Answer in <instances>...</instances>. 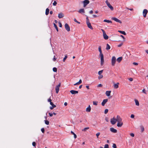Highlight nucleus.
I'll use <instances>...</instances> for the list:
<instances>
[{
    "instance_id": "nucleus-1",
    "label": "nucleus",
    "mask_w": 148,
    "mask_h": 148,
    "mask_svg": "<svg viewBox=\"0 0 148 148\" xmlns=\"http://www.w3.org/2000/svg\"><path fill=\"white\" fill-rule=\"evenodd\" d=\"M99 51L100 52L99 55V56L101 58V65H102L104 62V60L103 59V55L102 53V51L101 50V46H99L98 47Z\"/></svg>"
},
{
    "instance_id": "nucleus-2",
    "label": "nucleus",
    "mask_w": 148,
    "mask_h": 148,
    "mask_svg": "<svg viewBox=\"0 0 148 148\" xmlns=\"http://www.w3.org/2000/svg\"><path fill=\"white\" fill-rule=\"evenodd\" d=\"M86 24L88 27L90 29L92 30L93 28L91 25L90 23V22L89 19H87L86 21Z\"/></svg>"
},
{
    "instance_id": "nucleus-3",
    "label": "nucleus",
    "mask_w": 148,
    "mask_h": 148,
    "mask_svg": "<svg viewBox=\"0 0 148 148\" xmlns=\"http://www.w3.org/2000/svg\"><path fill=\"white\" fill-rule=\"evenodd\" d=\"M116 62V58L115 56H113L111 59V64L114 66Z\"/></svg>"
},
{
    "instance_id": "nucleus-4",
    "label": "nucleus",
    "mask_w": 148,
    "mask_h": 148,
    "mask_svg": "<svg viewBox=\"0 0 148 148\" xmlns=\"http://www.w3.org/2000/svg\"><path fill=\"white\" fill-rule=\"evenodd\" d=\"M82 3H83V6L85 7L89 3L90 1L88 0H85L82 2Z\"/></svg>"
},
{
    "instance_id": "nucleus-5",
    "label": "nucleus",
    "mask_w": 148,
    "mask_h": 148,
    "mask_svg": "<svg viewBox=\"0 0 148 148\" xmlns=\"http://www.w3.org/2000/svg\"><path fill=\"white\" fill-rule=\"evenodd\" d=\"M61 83H60L59 84L57 85L56 87V93H58L59 90V88L61 86Z\"/></svg>"
},
{
    "instance_id": "nucleus-6",
    "label": "nucleus",
    "mask_w": 148,
    "mask_h": 148,
    "mask_svg": "<svg viewBox=\"0 0 148 148\" xmlns=\"http://www.w3.org/2000/svg\"><path fill=\"white\" fill-rule=\"evenodd\" d=\"M116 122V119L114 117H113V118L111 119H110V122L111 124L112 125L115 124Z\"/></svg>"
},
{
    "instance_id": "nucleus-7",
    "label": "nucleus",
    "mask_w": 148,
    "mask_h": 148,
    "mask_svg": "<svg viewBox=\"0 0 148 148\" xmlns=\"http://www.w3.org/2000/svg\"><path fill=\"white\" fill-rule=\"evenodd\" d=\"M64 27L65 29L68 32L70 31V27L68 24L67 23H65L64 25Z\"/></svg>"
},
{
    "instance_id": "nucleus-8",
    "label": "nucleus",
    "mask_w": 148,
    "mask_h": 148,
    "mask_svg": "<svg viewBox=\"0 0 148 148\" xmlns=\"http://www.w3.org/2000/svg\"><path fill=\"white\" fill-rule=\"evenodd\" d=\"M148 12V11L147 9H144L143 11V14L144 17H145L146 14Z\"/></svg>"
},
{
    "instance_id": "nucleus-9",
    "label": "nucleus",
    "mask_w": 148,
    "mask_h": 148,
    "mask_svg": "<svg viewBox=\"0 0 148 148\" xmlns=\"http://www.w3.org/2000/svg\"><path fill=\"white\" fill-rule=\"evenodd\" d=\"M116 121L118 122H119L122 121V119L121 117L119 115H117L116 116Z\"/></svg>"
},
{
    "instance_id": "nucleus-10",
    "label": "nucleus",
    "mask_w": 148,
    "mask_h": 148,
    "mask_svg": "<svg viewBox=\"0 0 148 148\" xmlns=\"http://www.w3.org/2000/svg\"><path fill=\"white\" fill-rule=\"evenodd\" d=\"M119 83L117 82L116 84L114 83V87L115 89H117L119 88Z\"/></svg>"
},
{
    "instance_id": "nucleus-11",
    "label": "nucleus",
    "mask_w": 148,
    "mask_h": 148,
    "mask_svg": "<svg viewBox=\"0 0 148 148\" xmlns=\"http://www.w3.org/2000/svg\"><path fill=\"white\" fill-rule=\"evenodd\" d=\"M108 101V99H104L101 103V105L103 106H104L105 105V104Z\"/></svg>"
},
{
    "instance_id": "nucleus-12",
    "label": "nucleus",
    "mask_w": 148,
    "mask_h": 148,
    "mask_svg": "<svg viewBox=\"0 0 148 148\" xmlns=\"http://www.w3.org/2000/svg\"><path fill=\"white\" fill-rule=\"evenodd\" d=\"M110 130L112 132L114 133H116L117 130H116L114 129L113 127H111L110 129Z\"/></svg>"
},
{
    "instance_id": "nucleus-13",
    "label": "nucleus",
    "mask_w": 148,
    "mask_h": 148,
    "mask_svg": "<svg viewBox=\"0 0 148 148\" xmlns=\"http://www.w3.org/2000/svg\"><path fill=\"white\" fill-rule=\"evenodd\" d=\"M71 93L73 95L75 94L78 93L77 91L74 90H71L70 91Z\"/></svg>"
},
{
    "instance_id": "nucleus-14",
    "label": "nucleus",
    "mask_w": 148,
    "mask_h": 148,
    "mask_svg": "<svg viewBox=\"0 0 148 148\" xmlns=\"http://www.w3.org/2000/svg\"><path fill=\"white\" fill-rule=\"evenodd\" d=\"M50 103V104L52 106L50 107V109L51 110H52L54 108H55L56 107V106L52 102H51Z\"/></svg>"
},
{
    "instance_id": "nucleus-15",
    "label": "nucleus",
    "mask_w": 148,
    "mask_h": 148,
    "mask_svg": "<svg viewBox=\"0 0 148 148\" xmlns=\"http://www.w3.org/2000/svg\"><path fill=\"white\" fill-rule=\"evenodd\" d=\"M104 38L105 40H107L108 38V36L106 35V33L103 34Z\"/></svg>"
},
{
    "instance_id": "nucleus-16",
    "label": "nucleus",
    "mask_w": 148,
    "mask_h": 148,
    "mask_svg": "<svg viewBox=\"0 0 148 148\" xmlns=\"http://www.w3.org/2000/svg\"><path fill=\"white\" fill-rule=\"evenodd\" d=\"M91 110V108L90 105H89L86 108V111L88 112H89Z\"/></svg>"
},
{
    "instance_id": "nucleus-17",
    "label": "nucleus",
    "mask_w": 148,
    "mask_h": 148,
    "mask_svg": "<svg viewBox=\"0 0 148 148\" xmlns=\"http://www.w3.org/2000/svg\"><path fill=\"white\" fill-rule=\"evenodd\" d=\"M64 16V14L62 13H60L58 14V17L59 18H62Z\"/></svg>"
},
{
    "instance_id": "nucleus-18",
    "label": "nucleus",
    "mask_w": 148,
    "mask_h": 148,
    "mask_svg": "<svg viewBox=\"0 0 148 148\" xmlns=\"http://www.w3.org/2000/svg\"><path fill=\"white\" fill-rule=\"evenodd\" d=\"M123 124V123L122 121L118 122L117 124V126L118 127H121Z\"/></svg>"
},
{
    "instance_id": "nucleus-19",
    "label": "nucleus",
    "mask_w": 148,
    "mask_h": 148,
    "mask_svg": "<svg viewBox=\"0 0 148 148\" xmlns=\"http://www.w3.org/2000/svg\"><path fill=\"white\" fill-rule=\"evenodd\" d=\"M111 91H107L106 92V95L107 96H109L110 95Z\"/></svg>"
},
{
    "instance_id": "nucleus-20",
    "label": "nucleus",
    "mask_w": 148,
    "mask_h": 148,
    "mask_svg": "<svg viewBox=\"0 0 148 148\" xmlns=\"http://www.w3.org/2000/svg\"><path fill=\"white\" fill-rule=\"evenodd\" d=\"M123 58L122 57L118 58L116 60L118 62H120L122 59Z\"/></svg>"
},
{
    "instance_id": "nucleus-21",
    "label": "nucleus",
    "mask_w": 148,
    "mask_h": 148,
    "mask_svg": "<svg viewBox=\"0 0 148 148\" xmlns=\"http://www.w3.org/2000/svg\"><path fill=\"white\" fill-rule=\"evenodd\" d=\"M82 83V81L81 79H80L79 81L76 83L74 85L75 86L76 85H78L81 84Z\"/></svg>"
},
{
    "instance_id": "nucleus-22",
    "label": "nucleus",
    "mask_w": 148,
    "mask_h": 148,
    "mask_svg": "<svg viewBox=\"0 0 148 148\" xmlns=\"http://www.w3.org/2000/svg\"><path fill=\"white\" fill-rule=\"evenodd\" d=\"M78 12L82 14L84 13V10L83 9H81L79 10Z\"/></svg>"
},
{
    "instance_id": "nucleus-23",
    "label": "nucleus",
    "mask_w": 148,
    "mask_h": 148,
    "mask_svg": "<svg viewBox=\"0 0 148 148\" xmlns=\"http://www.w3.org/2000/svg\"><path fill=\"white\" fill-rule=\"evenodd\" d=\"M134 101L136 105L137 106H139V103L138 101L136 99L134 100Z\"/></svg>"
},
{
    "instance_id": "nucleus-24",
    "label": "nucleus",
    "mask_w": 148,
    "mask_h": 148,
    "mask_svg": "<svg viewBox=\"0 0 148 148\" xmlns=\"http://www.w3.org/2000/svg\"><path fill=\"white\" fill-rule=\"evenodd\" d=\"M107 6L111 10H113L114 8L110 4L108 5Z\"/></svg>"
},
{
    "instance_id": "nucleus-25",
    "label": "nucleus",
    "mask_w": 148,
    "mask_h": 148,
    "mask_svg": "<svg viewBox=\"0 0 148 148\" xmlns=\"http://www.w3.org/2000/svg\"><path fill=\"white\" fill-rule=\"evenodd\" d=\"M118 32H120V33L122 34L125 35H126V34L124 31L119 30L118 31Z\"/></svg>"
},
{
    "instance_id": "nucleus-26",
    "label": "nucleus",
    "mask_w": 148,
    "mask_h": 148,
    "mask_svg": "<svg viewBox=\"0 0 148 148\" xmlns=\"http://www.w3.org/2000/svg\"><path fill=\"white\" fill-rule=\"evenodd\" d=\"M103 21L104 22H107V23H112L111 21H110V20H106V19H105Z\"/></svg>"
},
{
    "instance_id": "nucleus-27",
    "label": "nucleus",
    "mask_w": 148,
    "mask_h": 148,
    "mask_svg": "<svg viewBox=\"0 0 148 148\" xmlns=\"http://www.w3.org/2000/svg\"><path fill=\"white\" fill-rule=\"evenodd\" d=\"M49 8H47L46 9V10L45 14L46 15H47L49 13Z\"/></svg>"
},
{
    "instance_id": "nucleus-28",
    "label": "nucleus",
    "mask_w": 148,
    "mask_h": 148,
    "mask_svg": "<svg viewBox=\"0 0 148 148\" xmlns=\"http://www.w3.org/2000/svg\"><path fill=\"white\" fill-rule=\"evenodd\" d=\"M71 134L74 135V137L75 138H77V135L76 134H75V133L73 132V131H71Z\"/></svg>"
},
{
    "instance_id": "nucleus-29",
    "label": "nucleus",
    "mask_w": 148,
    "mask_h": 148,
    "mask_svg": "<svg viewBox=\"0 0 148 148\" xmlns=\"http://www.w3.org/2000/svg\"><path fill=\"white\" fill-rule=\"evenodd\" d=\"M110 48V46L108 44H107L106 45V49L107 50H109Z\"/></svg>"
},
{
    "instance_id": "nucleus-30",
    "label": "nucleus",
    "mask_w": 148,
    "mask_h": 148,
    "mask_svg": "<svg viewBox=\"0 0 148 148\" xmlns=\"http://www.w3.org/2000/svg\"><path fill=\"white\" fill-rule=\"evenodd\" d=\"M53 25H54V27L56 29L57 32H58V27L57 25H56V24H55V23H53Z\"/></svg>"
},
{
    "instance_id": "nucleus-31",
    "label": "nucleus",
    "mask_w": 148,
    "mask_h": 148,
    "mask_svg": "<svg viewBox=\"0 0 148 148\" xmlns=\"http://www.w3.org/2000/svg\"><path fill=\"white\" fill-rule=\"evenodd\" d=\"M113 20H114L115 21L119 22L120 23H121V21L120 20H119V19H113Z\"/></svg>"
},
{
    "instance_id": "nucleus-32",
    "label": "nucleus",
    "mask_w": 148,
    "mask_h": 148,
    "mask_svg": "<svg viewBox=\"0 0 148 148\" xmlns=\"http://www.w3.org/2000/svg\"><path fill=\"white\" fill-rule=\"evenodd\" d=\"M140 128H141V132H143L144 131V127L143 126H140Z\"/></svg>"
},
{
    "instance_id": "nucleus-33",
    "label": "nucleus",
    "mask_w": 148,
    "mask_h": 148,
    "mask_svg": "<svg viewBox=\"0 0 148 148\" xmlns=\"http://www.w3.org/2000/svg\"><path fill=\"white\" fill-rule=\"evenodd\" d=\"M98 103V102L97 101H93V104L94 105H95V106H97V105Z\"/></svg>"
},
{
    "instance_id": "nucleus-34",
    "label": "nucleus",
    "mask_w": 148,
    "mask_h": 148,
    "mask_svg": "<svg viewBox=\"0 0 148 148\" xmlns=\"http://www.w3.org/2000/svg\"><path fill=\"white\" fill-rule=\"evenodd\" d=\"M45 123L47 125H48L49 124V121L47 120H46L45 121Z\"/></svg>"
},
{
    "instance_id": "nucleus-35",
    "label": "nucleus",
    "mask_w": 148,
    "mask_h": 148,
    "mask_svg": "<svg viewBox=\"0 0 148 148\" xmlns=\"http://www.w3.org/2000/svg\"><path fill=\"white\" fill-rule=\"evenodd\" d=\"M53 70L54 72H56L57 71V69L56 67H54L53 69Z\"/></svg>"
},
{
    "instance_id": "nucleus-36",
    "label": "nucleus",
    "mask_w": 148,
    "mask_h": 148,
    "mask_svg": "<svg viewBox=\"0 0 148 148\" xmlns=\"http://www.w3.org/2000/svg\"><path fill=\"white\" fill-rule=\"evenodd\" d=\"M103 72V70L100 71L98 72V74L99 75H101V74Z\"/></svg>"
},
{
    "instance_id": "nucleus-37",
    "label": "nucleus",
    "mask_w": 148,
    "mask_h": 148,
    "mask_svg": "<svg viewBox=\"0 0 148 148\" xmlns=\"http://www.w3.org/2000/svg\"><path fill=\"white\" fill-rule=\"evenodd\" d=\"M99 75V76L98 77L99 79H100L103 78V75Z\"/></svg>"
},
{
    "instance_id": "nucleus-38",
    "label": "nucleus",
    "mask_w": 148,
    "mask_h": 148,
    "mask_svg": "<svg viewBox=\"0 0 148 148\" xmlns=\"http://www.w3.org/2000/svg\"><path fill=\"white\" fill-rule=\"evenodd\" d=\"M89 129V127H85L84 129H83L82 130V131H86L87 130H88Z\"/></svg>"
},
{
    "instance_id": "nucleus-39",
    "label": "nucleus",
    "mask_w": 148,
    "mask_h": 148,
    "mask_svg": "<svg viewBox=\"0 0 148 148\" xmlns=\"http://www.w3.org/2000/svg\"><path fill=\"white\" fill-rule=\"evenodd\" d=\"M67 55H66L65 56V57H64V58L63 59V62H65V60H66L67 58Z\"/></svg>"
},
{
    "instance_id": "nucleus-40",
    "label": "nucleus",
    "mask_w": 148,
    "mask_h": 148,
    "mask_svg": "<svg viewBox=\"0 0 148 148\" xmlns=\"http://www.w3.org/2000/svg\"><path fill=\"white\" fill-rule=\"evenodd\" d=\"M108 109H106L104 111V113L106 114L108 112Z\"/></svg>"
},
{
    "instance_id": "nucleus-41",
    "label": "nucleus",
    "mask_w": 148,
    "mask_h": 148,
    "mask_svg": "<svg viewBox=\"0 0 148 148\" xmlns=\"http://www.w3.org/2000/svg\"><path fill=\"white\" fill-rule=\"evenodd\" d=\"M112 147L113 148H116V145L114 143L112 145Z\"/></svg>"
},
{
    "instance_id": "nucleus-42",
    "label": "nucleus",
    "mask_w": 148,
    "mask_h": 148,
    "mask_svg": "<svg viewBox=\"0 0 148 148\" xmlns=\"http://www.w3.org/2000/svg\"><path fill=\"white\" fill-rule=\"evenodd\" d=\"M104 148H109L108 145V144H106L104 146Z\"/></svg>"
},
{
    "instance_id": "nucleus-43",
    "label": "nucleus",
    "mask_w": 148,
    "mask_h": 148,
    "mask_svg": "<svg viewBox=\"0 0 148 148\" xmlns=\"http://www.w3.org/2000/svg\"><path fill=\"white\" fill-rule=\"evenodd\" d=\"M100 134V132H98L96 134V136L97 137V138H98V136Z\"/></svg>"
},
{
    "instance_id": "nucleus-44",
    "label": "nucleus",
    "mask_w": 148,
    "mask_h": 148,
    "mask_svg": "<svg viewBox=\"0 0 148 148\" xmlns=\"http://www.w3.org/2000/svg\"><path fill=\"white\" fill-rule=\"evenodd\" d=\"M32 145L34 147H35L36 145V143L35 142H33L32 143Z\"/></svg>"
},
{
    "instance_id": "nucleus-45",
    "label": "nucleus",
    "mask_w": 148,
    "mask_h": 148,
    "mask_svg": "<svg viewBox=\"0 0 148 148\" xmlns=\"http://www.w3.org/2000/svg\"><path fill=\"white\" fill-rule=\"evenodd\" d=\"M105 3L107 5L110 4V3L108 2V0H106V1Z\"/></svg>"
},
{
    "instance_id": "nucleus-46",
    "label": "nucleus",
    "mask_w": 148,
    "mask_h": 148,
    "mask_svg": "<svg viewBox=\"0 0 148 148\" xmlns=\"http://www.w3.org/2000/svg\"><path fill=\"white\" fill-rule=\"evenodd\" d=\"M57 2L56 1H54V2L53 3V5L54 6H56L57 4Z\"/></svg>"
},
{
    "instance_id": "nucleus-47",
    "label": "nucleus",
    "mask_w": 148,
    "mask_h": 148,
    "mask_svg": "<svg viewBox=\"0 0 148 148\" xmlns=\"http://www.w3.org/2000/svg\"><path fill=\"white\" fill-rule=\"evenodd\" d=\"M58 23L59 24V27H62V24L60 22H58Z\"/></svg>"
},
{
    "instance_id": "nucleus-48",
    "label": "nucleus",
    "mask_w": 148,
    "mask_h": 148,
    "mask_svg": "<svg viewBox=\"0 0 148 148\" xmlns=\"http://www.w3.org/2000/svg\"><path fill=\"white\" fill-rule=\"evenodd\" d=\"M41 131L42 133H44L45 132V129L44 128H42L41 129Z\"/></svg>"
},
{
    "instance_id": "nucleus-49",
    "label": "nucleus",
    "mask_w": 148,
    "mask_h": 148,
    "mask_svg": "<svg viewBox=\"0 0 148 148\" xmlns=\"http://www.w3.org/2000/svg\"><path fill=\"white\" fill-rule=\"evenodd\" d=\"M130 117L132 118H134V115L133 114H131Z\"/></svg>"
},
{
    "instance_id": "nucleus-50",
    "label": "nucleus",
    "mask_w": 148,
    "mask_h": 148,
    "mask_svg": "<svg viewBox=\"0 0 148 148\" xmlns=\"http://www.w3.org/2000/svg\"><path fill=\"white\" fill-rule=\"evenodd\" d=\"M143 92L145 94H146V91L145 89L143 90Z\"/></svg>"
},
{
    "instance_id": "nucleus-51",
    "label": "nucleus",
    "mask_w": 148,
    "mask_h": 148,
    "mask_svg": "<svg viewBox=\"0 0 148 148\" xmlns=\"http://www.w3.org/2000/svg\"><path fill=\"white\" fill-rule=\"evenodd\" d=\"M133 64L134 65H137L138 64L137 62H134L133 63Z\"/></svg>"
},
{
    "instance_id": "nucleus-52",
    "label": "nucleus",
    "mask_w": 148,
    "mask_h": 148,
    "mask_svg": "<svg viewBox=\"0 0 148 148\" xmlns=\"http://www.w3.org/2000/svg\"><path fill=\"white\" fill-rule=\"evenodd\" d=\"M74 21L77 23H78V24H80V22H78L76 20V19H74Z\"/></svg>"
},
{
    "instance_id": "nucleus-53",
    "label": "nucleus",
    "mask_w": 148,
    "mask_h": 148,
    "mask_svg": "<svg viewBox=\"0 0 148 148\" xmlns=\"http://www.w3.org/2000/svg\"><path fill=\"white\" fill-rule=\"evenodd\" d=\"M130 135L132 136V137H134V134L132 133L130 134Z\"/></svg>"
},
{
    "instance_id": "nucleus-54",
    "label": "nucleus",
    "mask_w": 148,
    "mask_h": 148,
    "mask_svg": "<svg viewBox=\"0 0 148 148\" xmlns=\"http://www.w3.org/2000/svg\"><path fill=\"white\" fill-rule=\"evenodd\" d=\"M48 101L49 102H50V103L51 102V99L49 98L48 100Z\"/></svg>"
},
{
    "instance_id": "nucleus-55",
    "label": "nucleus",
    "mask_w": 148,
    "mask_h": 148,
    "mask_svg": "<svg viewBox=\"0 0 148 148\" xmlns=\"http://www.w3.org/2000/svg\"><path fill=\"white\" fill-rule=\"evenodd\" d=\"M49 116L51 117L52 116H53V114L52 113H49Z\"/></svg>"
},
{
    "instance_id": "nucleus-56",
    "label": "nucleus",
    "mask_w": 148,
    "mask_h": 148,
    "mask_svg": "<svg viewBox=\"0 0 148 148\" xmlns=\"http://www.w3.org/2000/svg\"><path fill=\"white\" fill-rule=\"evenodd\" d=\"M128 79L130 81H132L133 80V79L132 78H129Z\"/></svg>"
},
{
    "instance_id": "nucleus-57",
    "label": "nucleus",
    "mask_w": 148,
    "mask_h": 148,
    "mask_svg": "<svg viewBox=\"0 0 148 148\" xmlns=\"http://www.w3.org/2000/svg\"><path fill=\"white\" fill-rule=\"evenodd\" d=\"M120 36L124 40L125 39V38L123 36L121 35Z\"/></svg>"
},
{
    "instance_id": "nucleus-58",
    "label": "nucleus",
    "mask_w": 148,
    "mask_h": 148,
    "mask_svg": "<svg viewBox=\"0 0 148 148\" xmlns=\"http://www.w3.org/2000/svg\"><path fill=\"white\" fill-rule=\"evenodd\" d=\"M102 86V85L101 84H99L98 85V87H101Z\"/></svg>"
},
{
    "instance_id": "nucleus-59",
    "label": "nucleus",
    "mask_w": 148,
    "mask_h": 148,
    "mask_svg": "<svg viewBox=\"0 0 148 148\" xmlns=\"http://www.w3.org/2000/svg\"><path fill=\"white\" fill-rule=\"evenodd\" d=\"M53 60L54 61H55L56 60V58H55V56H54Z\"/></svg>"
},
{
    "instance_id": "nucleus-60",
    "label": "nucleus",
    "mask_w": 148,
    "mask_h": 148,
    "mask_svg": "<svg viewBox=\"0 0 148 148\" xmlns=\"http://www.w3.org/2000/svg\"><path fill=\"white\" fill-rule=\"evenodd\" d=\"M101 30L103 32V34L106 33L105 31L103 29H101Z\"/></svg>"
},
{
    "instance_id": "nucleus-61",
    "label": "nucleus",
    "mask_w": 148,
    "mask_h": 148,
    "mask_svg": "<svg viewBox=\"0 0 148 148\" xmlns=\"http://www.w3.org/2000/svg\"><path fill=\"white\" fill-rule=\"evenodd\" d=\"M67 105V103L66 102H65L64 103V105L65 106H66Z\"/></svg>"
},
{
    "instance_id": "nucleus-62",
    "label": "nucleus",
    "mask_w": 148,
    "mask_h": 148,
    "mask_svg": "<svg viewBox=\"0 0 148 148\" xmlns=\"http://www.w3.org/2000/svg\"><path fill=\"white\" fill-rule=\"evenodd\" d=\"M145 51L146 53H147L148 54V50H145Z\"/></svg>"
},
{
    "instance_id": "nucleus-63",
    "label": "nucleus",
    "mask_w": 148,
    "mask_h": 148,
    "mask_svg": "<svg viewBox=\"0 0 148 148\" xmlns=\"http://www.w3.org/2000/svg\"><path fill=\"white\" fill-rule=\"evenodd\" d=\"M93 17L94 18H97V15H93Z\"/></svg>"
},
{
    "instance_id": "nucleus-64",
    "label": "nucleus",
    "mask_w": 148,
    "mask_h": 148,
    "mask_svg": "<svg viewBox=\"0 0 148 148\" xmlns=\"http://www.w3.org/2000/svg\"><path fill=\"white\" fill-rule=\"evenodd\" d=\"M86 87L87 88V89H89V86H86Z\"/></svg>"
}]
</instances>
